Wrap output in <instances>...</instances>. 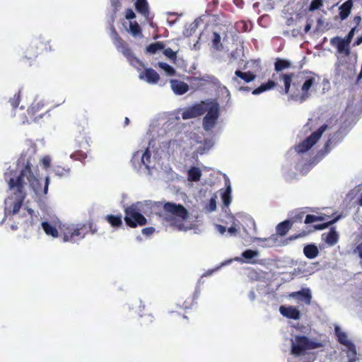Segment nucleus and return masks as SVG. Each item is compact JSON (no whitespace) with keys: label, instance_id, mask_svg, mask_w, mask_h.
Wrapping results in <instances>:
<instances>
[{"label":"nucleus","instance_id":"f257e3e1","mask_svg":"<svg viewBox=\"0 0 362 362\" xmlns=\"http://www.w3.org/2000/svg\"><path fill=\"white\" fill-rule=\"evenodd\" d=\"M18 166H21L20 173L11 169H8L4 173V179L8 185L10 189L16 190V200L8 205L5 210L8 215L17 214L22 207L23 201L26 197L25 186L28 184L30 187L37 195L46 194L49 184V177H46L44 185L38 179L39 170L35 154L33 152L23 153L18 160Z\"/></svg>","mask_w":362,"mask_h":362},{"label":"nucleus","instance_id":"f03ea898","mask_svg":"<svg viewBox=\"0 0 362 362\" xmlns=\"http://www.w3.org/2000/svg\"><path fill=\"white\" fill-rule=\"evenodd\" d=\"M284 93L288 95V102L303 103L315 94L320 86V76L312 71H301L297 74H281Z\"/></svg>","mask_w":362,"mask_h":362},{"label":"nucleus","instance_id":"7ed1b4c3","mask_svg":"<svg viewBox=\"0 0 362 362\" xmlns=\"http://www.w3.org/2000/svg\"><path fill=\"white\" fill-rule=\"evenodd\" d=\"M163 217L167 224L177 230H188L192 226L187 221L189 214L187 210L181 204L166 202L163 205Z\"/></svg>","mask_w":362,"mask_h":362},{"label":"nucleus","instance_id":"20e7f679","mask_svg":"<svg viewBox=\"0 0 362 362\" xmlns=\"http://www.w3.org/2000/svg\"><path fill=\"white\" fill-rule=\"evenodd\" d=\"M98 228L93 221H88L87 223L79 224L76 227L68 228L67 230L64 233V242L75 243L82 240L88 234H94L97 232Z\"/></svg>","mask_w":362,"mask_h":362},{"label":"nucleus","instance_id":"39448f33","mask_svg":"<svg viewBox=\"0 0 362 362\" xmlns=\"http://www.w3.org/2000/svg\"><path fill=\"white\" fill-rule=\"evenodd\" d=\"M291 354L294 356L304 355L308 350L320 348L323 344L315 339H310L305 336L296 335L291 339Z\"/></svg>","mask_w":362,"mask_h":362},{"label":"nucleus","instance_id":"423d86ee","mask_svg":"<svg viewBox=\"0 0 362 362\" xmlns=\"http://www.w3.org/2000/svg\"><path fill=\"white\" fill-rule=\"evenodd\" d=\"M49 51H52L49 41L45 40L40 37L36 38L33 40L26 48L24 52V55L22 57V61L25 63L28 62L29 65H31L32 62L35 61L39 55Z\"/></svg>","mask_w":362,"mask_h":362},{"label":"nucleus","instance_id":"0eeeda50","mask_svg":"<svg viewBox=\"0 0 362 362\" xmlns=\"http://www.w3.org/2000/svg\"><path fill=\"white\" fill-rule=\"evenodd\" d=\"M110 31L113 44L117 50L123 54L130 64L134 66L136 57L133 51L131 49L129 45L122 37H120L112 23L110 25Z\"/></svg>","mask_w":362,"mask_h":362},{"label":"nucleus","instance_id":"6e6552de","mask_svg":"<svg viewBox=\"0 0 362 362\" xmlns=\"http://www.w3.org/2000/svg\"><path fill=\"white\" fill-rule=\"evenodd\" d=\"M206 115L203 119V128L206 131L211 130L216 124L220 115V109L218 103L214 100L209 99V103L206 108Z\"/></svg>","mask_w":362,"mask_h":362},{"label":"nucleus","instance_id":"1a4fd4ad","mask_svg":"<svg viewBox=\"0 0 362 362\" xmlns=\"http://www.w3.org/2000/svg\"><path fill=\"white\" fill-rule=\"evenodd\" d=\"M334 332L337 338V341L346 348L348 362H356L357 357L356 346L354 344L348 339L346 333L343 332L339 326H335Z\"/></svg>","mask_w":362,"mask_h":362},{"label":"nucleus","instance_id":"9d476101","mask_svg":"<svg viewBox=\"0 0 362 362\" xmlns=\"http://www.w3.org/2000/svg\"><path fill=\"white\" fill-rule=\"evenodd\" d=\"M327 124H323L317 131L313 132L301 143L296 146V151L298 153H303L310 149L321 138L322 134L327 129Z\"/></svg>","mask_w":362,"mask_h":362},{"label":"nucleus","instance_id":"9b49d317","mask_svg":"<svg viewBox=\"0 0 362 362\" xmlns=\"http://www.w3.org/2000/svg\"><path fill=\"white\" fill-rule=\"evenodd\" d=\"M208 103L209 99L195 103L193 105L184 109L182 112V118L183 119H189L204 115L206 112V108Z\"/></svg>","mask_w":362,"mask_h":362},{"label":"nucleus","instance_id":"f8f14e48","mask_svg":"<svg viewBox=\"0 0 362 362\" xmlns=\"http://www.w3.org/2000/svg\"><path fill=\"white\" fill-rule=\"evenodd\" d=\"M181 147V141L180 139L175 138L171 141L163 143L160 145V148L156 149L155 154L158 156H166L170 153L173 154Z\"/></svg>","mask_w":362,"mask_h":362},{"label":"nucleus","instance_id":"ddd939ff","mask_svg":"<svg viewBox=\"0 0 362 362\" xmlns=\"http://www.w3.org/2000/svg\"><path fill=\"white\" fill-rule=\"evenodd\" d=\"M341 215H337L334 218H331L329 216L326 215L325 214H322L321 215L316 216V215H307L305 219V223H311L316 221H327V224L321 225L319 227H317V229H323L325 228L327 225L333 224L336 223L338 220H339L341 218Z\"/></svg>","mask_w":362,"mask_h":362},{"label":"nucleus","instance_id":"4468645a","mask_svg":"<svg viewBox=\"0 0 362 362\" xmlns=\"http://www.w3.org/2000/svg\"><path fill=\"white\" fill-rule=\"evenodd\" d=\"M137 13L144 18V21L141 22V24H149L153 27V15L150 13L147 0H137Z\"/></svg>","mask_w":362,"mask_h":362},{"label":"nucleus","instance_id":"2eb2a0df","mask_svg":"<svg viewBox=\"0 0 362 362\" xmlns=\"http://www.w3.org/2000/svg\"><path fill=\"white\" fill-rule=\"evenodd\" d=\"M124 16L125 18L122 21L124 29L131 33L133 37H136V21H132L136 18V13L132 9L128 8L126 10Z\"/></svg>","mask_w":362,"mask_h":362},{"label":"nucleus","instance_id":"dca6fc26","mask_svg":"<svg viewBox=\"0 0 362 362\" xmlns=\"http://www.w3.org/2000/svg\"><path fill=\"white\" fill-rule=\"evenodd\" d=\"M330 44L337 48V52L343 56H349L351 52L350 43L340 37H334L330 40Z\"/></svg>","mask_w":362,"mask_h":362},{"label":"nucleus","instance_id":"f3484780","mask_svg":"<svg viewBox=\"0 0 362 362\" xmlns=\"http://www.w3.org/2000/svg\"><path fill=\"white\" fill-rule=\"evenodd\" d=\"M279 313L283 317L294 320H298L301 317V313L298 308L290 305H281Z\"/></svg>","mask_w":362,"mask_h":362},{"label":"nucleus","instance_id":"a211bd4d","mask_svg":"<svg viewBox=\"0 0 362 362\" xmlns=\"http://www.w3.org/2000/svg\"><path fill=\"white\" fill-rule=\"evenodd\" d=\"M259 252L257 250H246L244 251L241 257H236L234 259H231L232 262L235 261L240 263H246L255 264L257 263L256 258L259 257Z\"/></svg>","mask_w":362,"mask_h":362},{"label":"nucleus","instance_id":"6ab92c4d","mask_svg":"<svg viewBox=\"0 0 362 362\" xmlns=\"http://www.w3.org/2000/svg\"><path fill=\"white\" fill-rule=\"evenodd\" d=\"M47 112L45 104L41 101H34L28 109V115L35 119L42 117Z\"/></svg>","mask_w":362,"mask_h":362},{"label":"nucleus","instance_id":"aec40b11","mask_svg":"<svg viewBox=\"0 0 362 362\" xmlns=\"http://www.w3.org/2000/svg\"><path fill=\"white\" fill-rule=\"evenodd\" d=\"M289 298H295L298 302H302L305 305H310L311 303L312 294L309 288H303L302 290L296 292H293L289 294Z\"/></svg>","mask_w":362,"mask_h":362},{"label":"nucleus","instance_id":"412c9836","mask_svg":"<svg viewBox=\"0 0 362 362\" xmlns=\"http://www.w3.org/2000/svg\"><path fill=\"white\" fill-rule=\"evenodd\" d=\"M139 78L148 83L156 84L159 81L160 76L153 69H145L139 74Z\"/></svg>","mask_w":362,"mask_h":362},{"label":"nucleus","instance_id":"4be33fe9","mask_svg":"<svg viewBox=\"0 0 362 362\" xmlns=\"http://www.w3.org/2000/svg\"><path fill=\"white\" fill-rule=\"evenodd\" d=\"M170 83L172 90L176 95H183L189 90V86L179 80H170Z\"/></svg>","mask_w":362,"mask_h":362},{"label":"nucleus","instance_id":"5701e85b","mask_svg":"<svg viewBox=\"0 0 362 362\" xmlns=\"http://www.w3.org/2000/svg\"><path fill=\"white\" fill-rule=\"evenodd\" d=\"M124 221L131 228H136V206L132 204L125 209Z\"/></svg>","mask_w":362,"mask_h":362},{"label":"nucleus","instance_id":"b1692460","mask_svg":"<svg viewBox=\"0 0 362 362\" xmlns=\"http://www.w3.org/2000/svg\"><path fill=\"white\" fill-rule=\"evenodd\" d=\"M322 239L329 246H333L337 243L339 240V234L334 228H332L327 233L322 235Z\"/></svg>","mask_w":362,"mask_h":362},{"label":"nucleus","instance_id":"393cba45","mask_svg":"<svg viewBox=\"0 0 362 362\" xmlns=\"http://www.w3.org/2000/svg\"><path fill=\"white\" fill-rule=\"evenodd\" d=\"M156 203H153L150 200L137 202V211L149 215L153 212V208Z\"/></svg>","mask_w":362,"mask_h":362},{"label":"nucleus","instance_id":"a878e982","mask_svg":"<svg viewBox=\"0 0 362 362\" xmlns=\"http://www.w3.org/2000/svg\"><path fill=\"white\" fill-rule=\"evenodd\" d=\"M276 238L275 235H272L269 238H254L252 242L257 243L258 245L262 247H272L276 245Z\"/></svg>","mask_w":362,"mask_h":362},{"label":"nucleus","instance_id":"bb28decb","mask_svg":"<svg viewBox=\"0 0 362 362\" xmlns=\"http://www.w3.org/2000/svg\"><path fill=\"white\" fill-rule=\"evenodd\" d=\"M353 2L351 0H347L342 4L339 8V18L341 20H345L350 14Z\"/></svg>","mask_w":362,"mask_h":362},{"label":"nucleus","instance_id":"cd10ccee","mask_svg":"<svg viewBox=\"0 0 362 362\" xmlns=\"http://www.w3.org/2000/svg\"><path fill=\"white\" fill-rule=\"evenodd\" d=\"M303 254L308 259H314L319 255L317 247L314 244H309L304 247Z\"/></svg>","mask_w":362,"mask_h":362},{"label":"nucleus","instance_id":"c85d7f7f","mask_svg":"<svg viewBox=\"0 0 362 362\" xmlns=\"http://www.w3.org/2000/svg\"><path fill=\"white\" fill-rule=\"evenodd\" d=\"M52 170L55 175L60 177H67L71 173V168L69 167L61 165H57L54 166Z\"/></svg>","mask_w":362,"mask_h":362},{"label":"nucleus","instance_id":"c756f323","mask_svg":"<svg viewBox=\"0 0 362 362\" xmlns=\"http://www.w3.org/2000/svg\"><path fill=\"white\" fill-rule=\"evenodd\" d=\"M202 171L197 167H192L187 171V179L189 181L197 182L202 177Z\"/></svg>","mask_w":362,"mask_h":362},{"label":"nucleus","instance_id":"7c9ffc66","mask_svg":"<svg viewBox=\"0 0 362 362\" xmlns=\"http://www.w3.org/2000/svg\"><path fill=\"white\" fill-rule=\"evenodd\" d=\"M42 228L47 235H50L53 238L58 237L59 233L57 228L49 222L43 221L42 223Z\"/></svg>","mask_w":362,"mask_h":362},{"label":"nucleus","instance_id":"2f4dec72","mask_svg":"<svg viewBox=\"0 0 362 362\" xmlns=\"http://www.w3.org/2000/svg\"><path fill=\"white\" fill-rule=\"evenodd\" d=\"M276 83L269 80L267 83L262 84L259 87L252 91L253 95H259L264 91L269 90L276 87Z\"/></svg>","mask_w":362,"mask_h":362},{"label":"nucleus","instance_id":"473e14b6","mask_svg":"<svg viewBox=\"0 0 362 362\" xmlns=\"http://www.w3.org/2000/svg\"><path fill=\"white\" fill-rule=\"evenodd\" d=\"M230 218L231 226L228 228L227 232L230 236H235L240 230V222L234 216H230Z\"/></svg>","mask_w":362,"mask_h":362},{"label":"nucleus","instance_id":"72a5a7b5","mask_svg":"<svg viewBox=\"0 0 362 362\" xmlns=\"http://www.w3.org/2000/svg\"><path fill=\"white\" fill-rule=\"evenodd\" d=\"M292 221L289 220L284 221L279 223L276 226V233L278 235L283 236L287 233L292 226Z\"/></svg>","mask_w":362,"mask_h":362},{"label":"nucleus","instance_id":"f704fd0d","mask_svg":"<svg viewBox=\"0 0 362 362\" xmlns=\"http://www.w3.org/2000/svg\"><path fill=\"white\" fill-rule=\"evenodd\" d=\"M235 75L237 78H240L246 83L254 81L256 78V75L251 71L242 72L241 71L237 70L235 72Z\"/></svg>","mask_w":362,"mask_h":362},{"label":"nucleus","instance_id":"c9c22d12","mask_svg":"<svg viewBox=\"0 0 362 362\" xmlns=\"http://www.w3.org/2000/svg\"><path fill=\"white\" fill-rule=\"evenodd\" d=\"M226 185V188L221 192V199L223 204L228 207L231 202L232 189L230 183Z\"/></svg>","mask_w":362,"mask_h":362},{"label":"nucleus","instance_id":"e433bc0d","mask_svg":"<svg viewBox=\"0 0 362 362\" xmlns=\"http://www.w3.org/2000/svg\"><path fill=\"white\" fill-rule=\"evenodd\" d=\"M105 219L112 227H119L122 224V215H107Z\"/></svg>","mask_w":362,"mask_h":362},{"label":"nucleus","instance_id":"4c0bfd02","mask_svg":"<svg viewBox=\"0 0 362 362\" xmlns=\"http://www.w3.org/2000/svg\"><path fill=\"white\" fill-rule=\"evenodd\" d=\"M164 49V45L161 42H157L149 45L146 48V52L153 54Z\"/></svg>","mask_w":362,"mask_h":362},{"label":"nucleus","instance_id":"58836bf2","mask_svg":"<svg viewBox=\"0 0 362 362\" xmlns=\"http://www.w3.org/2000/svg\"><path fill=\"white\" fill-rule=\"evenodd\" d=\"M291 64L289 61L277 59L274 64L275 70L276 71H281L284 69H288Z\"/></svg>","mask_w":362,"mask_h":362},{"label":"nucleus","instance_id":"ea45409f","mask_svg":"<svg viewBox=\"0 0 362 362\" xmlns=\"http://www.w3.org/2000/svg\"><path fill=\"white\" fill-rule=\"evenodd\" d=\"M151 146L148 147L146 151L143 153L141 157V163L142 164L146 167V169H150V163H151Z\"/></svg>","mask_w":362,"mask_h":362},{"label":"nucleus","instance_id":"a19ab883","mask_svg":"<svg viewBox=\"0 0 362 362\" xmlns=\"http://www.w3.org/2000/svg\"><path fill=\"white\" fill-rule=\"evenodd\" d=\"M158 66L165 71L168 76H173L175 74V70L170 65L165 62H158Z\"/></svg>","mask_w":362,"mask_h":362},{"label":"nucleus","instance_id":"79ce46f5","mask_svg":"<svg viewBox=\"0 0 362 362\" xmlns=\"http://www.w3.org/2000/svg\"><path fill=\"white\" fill-rule=\"evenodd\" d=\"M86 157H87L86 153L81 150L76 151L71 155V158L76 160H80V161L85 160L86 158Z\"/></svg>","mask_w":362,"mask_h":362},{"label":"nucleus","instance_id":"37998d69","mask_svg":"<svg viewBox=\"0 0 362 362\" xmlns=\"http://www.w3.org/2000/svg\"><path fill=\"white\" fill-rule=\"evenodd\" d=\"M232 262V259H228L223 262L218 267H216L214 269L208 270L202 276H211L214 272L218 271L221 267L228 265Z\"/></svg>","mask_w":362,"mask_h":362},{"label":"nucleus","instance_id":"c03bdc74","mask_svg":"<svg viewBox=\"0 0 362 362\" xmlns=\"http://www.w3.org/2000/svg\"><path fill=\"white\" fill-rule=\"evenodd\" d=\"M323 5V0H313L309 6V11H313Z\"/></svg>","mask_w":362,"mask_h":362},{"label":"nucleus","instance_id":"a18cd8bd","mask_svg":"<svg viewBox=\"0 0 362 362\" xmlns=\"http://www.w3.org/2000/svg\"><path fill=\"white\" fill-rule=\"evenodd\" d=\"M163 54L165 57L173 61H175L177 58V54L171 48H167L163 50Z\"/></svg>","mask_w":362,"mask_h":362},{"label":"nucleus","instance_id":"49530a36","mask_svg":"<svg viewBox=\"0 0 362 362\" xmlns=\"http://www.w3.org/2000/svg\"><path fill=\"white\" fill-rule=\"evenodd\" d=\"M9 102L14 109L16 108L20 103V91L15 94L13 98H11Z\"/></svg>","mask_w":362,"mask_h":362},{"label":"nucleus","instance_id":"de8ad7c7","mask_svg":"<svg viewBox=\"0 0 362 362\" xmlns=\"http://www.w3.org/2000/svg\"><path fill=\"white\" fill-rule=\"evenodd\" d=\"M213 46L218 49L220 47H221V36L217 33H214V39H213Z\"/></svg>","mask_w":362,"mask_h":362},{"label":"nucleus","instance_id":"09e8293b","mask_svg":"<svg viewBox=\"0 0 362 362\" xmlns=\"http://www.w3.org/2000/svg\"><path fill=\"white\" fill-rule=\"evenodd\" d=\"M122 0H110L111 6L113 7V12L115 14L121 7Z\"/></svg>","mask_w":362,"mask_h":362},{"label":"nucleus","instance_id":"8fccbe9b","mask_svg":"<svg viewBox=\"0 0 362 362\" xmlns=\"http://www.w3.org/2000/svg\"><path fill=\"white\" fill-rule=\"evenodd\" d=\"M44 168L47 169L51 165V158L49 156H44L41 160Z\"/></svg>","mask_w":362,"mask_h":362},{"label":"nucleus","instance_id":"3c124183","mask_svg":"<svg viewBox=\"0 0 362 362\" xmlns=\"http://www.w3.org/2000/svg\"><path fill=\"white\" fill-rule=\"evenodd\" d=\"M155 232V228L153 227H146L141 230V233L146 236L149 237Z\"/></svg>","mask_w":362,"mask_h":362},{"label":"nucleus","instance_id":"603ef678","mask_svg":"<svg viewBox=\"0 0 362 362\" xmlns=\"http://www.w3.org/2000/svg\"><path fill=\"white\" fill-rule=\"evenodd\" d=\"M136 222L137 225L140 226L145 225L147 223L146 218L139 211H137Z\"/></svg>","mask_w":362,"mask_h":362},{"label":"nucleus","instance_id":"864d4df0","mask_svg":"<svg viewBox=\"0 0 362 362\" xmlns=\"http://www.w3.org/2000/svg\"><path fill=\"white\" fill-rule=\"evenodd\" d=\"M216 204L214 199H211L209 203L206 206V209L208 211L211 212L216 210Z\"/></svg>","mask_w":362,"mask_h":362},{"label":"nucleus","instance_id":"5fc2aeb1","mask_svg":"<svg viewBox=\"0 0 362 362\" xmlns=\"http://www.w3.org/2000/svg\"><path fill=\"white\" fill-rule=\"evenodd\" d=\"M313 164H312V163L305 164L303 168H301L300 167L301 164L298 163L297 168L300 170L301 173L305 174L310 169V168L313 166Z\"/></svg>","mask_w":362,"mask_h":362},{"label":"nucleus","instance_id":"6e6d98bb","mask_svg":"<svg viewBox=\"0 0 362 362\" xmlns=\"http://www.w3.org/2000/svg\"><path fill=\"white\" fill-rule=\"evenodd\" d=\"M356 27L355 26L354 28H353L350 31L349 33H348V35L344 38L346 41H347L348 42H349L351 44V42L353 39V37L355 34V31H356Z\"/></svg>","mask_w":362,"mask_h":362},{"label":"nucleus","instance_id":"4d7b16f0","mask_svg":"<svg viewBox=\"0 0 362 362\" xmlns=\"http://www.w3.org/2000/svg\"><path fill=\"white\" fill-rule=\"evenodd\" d=\"M215 228L221 235H223L226 231V227L219 224H216Z\"/></svg>","mask_w":362,"mask_h":362},{"label":"nucleus","instance_id":"13d9d810","mask_svg":"<svg viewBox=\"0 0 362 362\" xmlns=\"http://www.w3.org/2000/svg\"><path fill=\"white\" fill-rule=\"evenodd\" d=\"M354 253L358 254L360 258L362 259V243L354 249Z\"/></svg>","mask_w":362,"mask_h":362},{"label":"nucleus","instance_id":"bf43d9fd","mask_svg":"<svg viewBox=\"0 0 362 362\" xmlns=\"http://www.w3.org/2000/svg\"><path fill=\"white\" fill-rule=\"evenodd\" d=\"M362 43V35L357 38V40L354 42V45L358 46Z\"/></svg>","mask_w":362,"mask_h":362},{"label":"nucleus","instance_id":"052dcab7","mask_svg":"<svg viewBox=\"0 0 362 362\" xmlns=\"http://www.w3.org/2000/svg\"><path fill=\"white\" fill-rule=\"evenodd\" d=\"M361 21V18L359 16H356L354 17V21L356 23V26L360 23Z\"/></svg>","mask_w":362,"mask_h":362},{"label":"nucleus","instance_id":"680f3d73","mask_svg":"<svg viewBox=\"0 0 362 362\" xmlns=\"http://www.w3.org/2000/svg\"><path fill=\"white\" fill-rule=\"evenodd\" d=\"M249 298L251 300H254L255 299V293L253 291H250V293H249Z\"/></svg>","mask_w":362,"mask_h":362},{"label":"nucleus","instance_id":"e2e57ef3","mask_svg":"<svg viewBox=\"0 0 362 362\" xmlns=\"http://www.w3.org/2000/svg\"><path fill=\"white\" fill-rule=\"evenodd\" d=\"M310 29H311V24H310V23H307V24L305 26V29H304L305 33L309 32L310 30Z\"/></svg>","mask_w":362,"mask_h":362},{"label":"nucleus","instance_id":"0e129e2a","mask_svg":"<svg viewBox=\"0 0 362 362\" xmlns=\"http://www.w3.org/2000/svg\"><path fill=\"white\" fill-rule=\"evenodd\" d=\"M357 203L359 206H362V193L360 194V196L358 198Z\"/></svg>","mask_w":362,"mask_h":362},{"label":"nucleus","instance_id":"69168bd1","mask_svg":"<svg viewBox=\"0 0 362 362\" xmlns=\"http://www.w3.org/2000/svg\"><path fill=\"white\" fill-rule=\"evenodd\" d=\"M230 216H233V215L230 214L228 215V216H227V219L228 220L224 221L226 224H230L231 225V219L230 218Z\"/></svg>","mask_w":362,"mask_h":362},{"label":"nucleus","instance_id":"338daca9","mask_svg":"<svg viewBox=\"0 0 362 362\" xmlns=\"http://www.w3.org/2000/svg\"><path fill=\"white\" fill-rule=\"evenodd\" d=\"M136 33H137V37H140L141 35V30L139 25V24L137 23V30H136Z\"/></svg>","mask_w":362,"mask_h":362},{"label":"nucleus","instance_id":"774afa93","mask_svg":"<svg viewBox=\"0 0 362 362\" xmlns=\"http://www.w3.org/2000/svg\"><path fill=\"white\" fill-rule=\"evenodd\" d=\"M129 124V119L128 117H125L124 122V127L127 126Z\"/></svg>","mask_w":362,"mask_h":362}]
</instances>
